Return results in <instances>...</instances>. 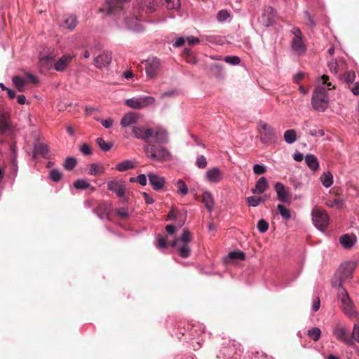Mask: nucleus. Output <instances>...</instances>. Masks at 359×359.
<instances>
[{
  "label": "nucleus",
  "mask_w": 359,
  "mask_h": 359,
  "mask_svg": "<svg viewBox=\"0 0 359 359\" xmlns=\"http://www.w3.org/2000/svg\"><path fill=\"white\" fill-rule=\"evenodd\" d=\"M90 186V184L86 180H84V179L78 180L74 182V187L76 189L85 190V189L89 188Z\"/></svg>",
  "instance_id": "ea45409f"
},
{
  "label": "nucleus",
  "mask_w": 359,
  "mask_h": 359,
  "mask_svg": "<svg viewBox=\"0 0 359 359\" xmlns=\"http://www.w3.org/2000/svg\"><path fill=\"white\" fill-rule=\"evenodd\" d=\"M135 167L133 162L130 160H126L116 165V169L120 172H124Z\"/></svg>",
  "instance_id": "cd10ccee"
},
{
  "label": "nucleus",
  "mask_w": 359,
  "mask_h": 359,
  "mask_svg": "<svg viewBox=\"0 0 359 359\" xmlns=\"http://www.w3.org/2000/svg\"><path fill=\"white\" fill-rule=\"evenodd\" d=\"M49 177L53 182H58L62 178V173L58 170L53 169L50 171Z\"/></svg>",
  "instance_id": "de8ad7c7"
},
{
  "label": "nucleus",
  "mask_w": 359,
  "mask_h": 359,
  "mask_svg": "<svg viewBox=\"0 0 359 359\" xmlns=\"http://www.w3.org/2000/svg\"><path fill=\"white\" fill-rule=\"evenodd\" d=\"M196 165L200 168H204L207 165L206 158L203 156H199L196 160Z\"/></svg>",
  "instance_id": "6e6d98bb"
},
{
  "label": "nucleus",
  "mask_w": 359,
  "mask_h": 359,
  "mask_svg": "<svg viewBox=\"0 0 359 359\" xmlns=\"http://www.w3.org/2000/svg\"><path fill=\"white\" fill-rule=\"evenodd\" d=\"M147 76L153 79L157 76L161 70V61L156 57H152L144 61Z\"/></svg>",
  "instance_id": "6e6552de"
},
{
  "label": "nucleus",
  "mask_w": 359,
  "mask_h": 359,
  "mask_svg": "<svg viewBox=\"0 0 359 359\" xmlns=\"http://www.w3.org/2000/svg\"><path fill=\"white\" fill-rule=\"evenodd\" d=\"M76 159L73 157H68L65 161L64 167L67 170H72L76 165Z\"/></svg>",
  "instance_id": "c03bdc74"
},
{
  "label": "nucleus",
  "mask_w": 359,
  "mask_h": 359,
  "mask_svg": "<svg viewBox=\"0 0 359 359\" xmlns=\"http://www.w3.org/2000/svg\"><path fill=\"white\" fill-rule=\"evenodd\" d=\"M312 219L318 229L324 231L328 226L330 218L325 210L315 208L312 210Z\"/></svg>",
  "instance_id": "39448f33"
},
{
  "label": "nucleus",
  "mask_w": 359,
  "mask_h": 359,
  "mask_svg": "<svg viewBox=\"0 0 359 359\" xmlns=\"http://www.w3.org/2000/svg\"><path fill=\"white\" fill-rule=\"evenodd\" d=\"M154 137L158 144H165L168 142V136L166 130L158 129L154 131Z\"/></svg>",
  "instance_id": "4be33fe9"
},
{
  "label": "nucleus",
  "mask_w": 359,
  "mask_h": 359,
  "mask_svg": "<svg viewBox=\"0 0 359 359\" xmlns=\"http://www.w3.org/2000/svg\"><path fill=\"white\" fill-rule=\"evenodd\" d=\"M351 337L359 343V325H355Z\"/></svg>",
  "instance_id": "0e129e2a"
},
{
  "label": "nucleus",
  "mask_w": 359,
  "mask_h": 359,
  "mask_svg": "<svg viewBox=\"0 0 359 359\" xmlns=\"http://www.w3.org/2000/svg\"><path fill=\"white\" fill-rule=\"evenodd\" d=\"M324 87H317L313 91L311 104L319 111H324L327 107V97Z\"/></svg>",
  "instance_id": "7ed1b4c3"
},
{
  "label": "nucleus",
  "mask_w": 359,
  "mask_h": 359,
  "mask_svg": "<svg viewBox=\"0 0 359 359\" xmlns=\"http://www.w3.org/2000/svg\"><path fill=\"white\" fill-rule=\"evenodd\" d=\"M148 177L150 184L154 189L159 190L163 188L165 183V180L163 177L154 173H149Z\"/></svg>",
  "instance_id": "6ab92c4d"
},
{
  "label": "nucleus",
  "mask_w": 359,
  "mask_h": 359,
  "mask_svg": "<svg viewBox=\"0 0 359 359\" xmlns=\"http://www.w3.org/2000/svg\"><path fill=\"white\" fill-rule=\"evenodd\" d=\"M339 242L344 248L350 249L355 243L356 237L355 236H350L347 233L344 234L340 237Z\"/></svg>",
  "instance_id": "aec40b11"
},
{
  "label": "nucleus",
  "mask_w": 359,
  "mask_h": 359,
  "mask_svg": "<svg viewBox=\"0 0 359 359\" xmlns=\"http://www.w3.org/2000/svg\"><path fill=\"white\" fill-rule=\"evenodd\" d=\"M210 70L216 77L223 76V66L219 63H214L210 65Z\"/></svg>",
  "instance_id": "2f4dec72"
},
{
  "label": "nucleus",
  "mask_w": 359,
  "mask_h": 359,
  "mask_svg": "<svg viewBox=\"0 0 359 359\" xmlns=\"http://www.w3.org/2000/svg\"><path fill=\"white\" fill-rule=\"evenodd\" d=\"M72 57L69 55L62 56L55 63L54 68L57 72H63L70 64Z\"/></svg>",
  "instance_id": "a211bd4d"
},
{
  "label": "nucleus",
  "mask_w": 359,
  "mask_h": 359,
  "mask_svg": "<svg viewBox=\"0 0 359 359\" xmlns=\"http://www.w3.org/2000/svg\"><path fill=\"white\" fill-rule=\"evenodd\" d=\"M224 61L231 65H238L241 59L237 56H226L224 57Z\"/></svg>",
  "instance_id": "864d4df0"
},
{
  "label": "nucleus",
  "mask_w": 359,
  "mask_h": 359,
  "mask_svg": "<svg viewBox=\"0 0 359 359\" xmlns=\"http://www.w3.org/2000/svg\"><path fill=\"white\" fill-rule=\"evenodd\" d=\"M320 181L325 187L328 188L331 187L333 184L332 174L330 172L323 173L320 177Z\"/></svg>",
  "instance_id": "c756f323"
},
{
  "label": "nucleus",
  "mask_w": 359,
  "mask_h": 359,
  "mask_svg": "<svg viewBox=\"0 0 359 359\" xmlns=\"http://www.w3.org/2000/svg\"><path fill=\"white\" fill-rule=\"evenodd\" d=\"M268 182L264 177L259 178L256 183L255 187L252 189L254 194H262L268 187Z\"/></svg>",
  "instance_id": "412c9836"
},
{
  "label": "nucleus",
  "mask_w": 359,
  "mask_h": 359,
  "mask_svg": "<svg viewBox=\"0 0 359 359\" xmlns=\"http://www.w3.org/2000/svg\"><path fill=\"white\" fill-rule=\"evenodd\" d=\"M49 152L48 147L44 143L39 142L35 144L34 148V156L36 154L45 156Z\"/></svg>",
  "instance_id": "b1692460"
},
{
  "label": "nucleus",
  "mask_w": 359,
  "mask_h": 359,
  "mask_svg": "<svg viewBox=\"0 0 359 359\" xmlns=\"http://www.w3.org/2000/svg\"><path fill=\"white\" fill-rule=\"evenodd\" d=\"M338 298L341 302V308L349 317H353L355 314L354 306L344 288H339Z\"/></svg>",
  "instance_id": "423d86ee"
},
{
  "label": "nucleus",
  "mask_w": 359,
  "mask_h": 359,
  "mask_svg": "<svg viewBox=\"0 0 359 359\" xmlns=\"http://www.w3.org/2000/svg\"><path fill=\"white\" fill-rule=\"evenodd\" d=\"M355 269L354 262H345L342 264L334 275L332 280V285L342 288V283L353 277V273Z\"/></svg>",
  "instance_id": "f257e3e1"
},
{
  "label": "nucleus",
  "mask_w": 359,
  "mask_h": 359,
  "mask_svg": "<svg viewBox=\"0 0 359 359\" xmlns=\"http://www.w3.org/2000/svg\"><path fill=\"white\" fill-rule=\"evenodd\" d=\"M177 186L178 187V191L182 195H187L188 193V187L187 184L182 180L177 181Z\"/></svg>",
  "instance_id": "8fccbe9b"
},
{
  "label": "nucleus",
  "mask_w": 359,
  "mask_h": 359,
  "mask_svg": "<svg viewBox=\"0 0 359 359\" xmlns=\"http://www.w3.org/2000/svg\"><path fill=\"white\" fill-rule=\"evenodd\" d=\"M177 247H178L177 250H178L179 255L182 257L187 258L190 256L191 249L189 246V244L184 243V244L180 245V243Z\"/></svg>",
  "instance_id": "7c9ffc66"
},
{
  "label": "nucleus",
  "mask_w": 359,
  "mask_h": 359,
  "mask_svg": "<svg viewBox=\"0 0 359 359\" xmlns=\"http://www.w3.org/2000/svg\"><path fill=\"white\" fill-rule=\"evenodd\" d=\"M146 156L155 161H167L171 158L170 151L164 147L149 144L143 147Z\"/></svg>",
  "instance_id": "f03ea898"
},
{
  "label": "nucleus",
  "mask_w": 359,
  "mask_h": 359,
  "mask_svg": "<svg viewBox=\"0 0 359 359\" xmlns=\"http://www.w3.org/2000/svg\"><path fill=\"white\" fill-rule=\"evenodd\" d=\"M140 20H141L140 17L139 18L138 16H135V20L127 18L126 19V23L127 26L128 27V28H130L131 29H134L135 31H139L140 29V25L138 23V21H140Z\"/></svg>",
  "instance_id": "473e14b6"
},
{
  "label": "nucleus",
  "mask_w": 359,
  "mask_h": 359,
  "mask_svg": "<svg viewBox=\"0 0 359 359\" xmlns=\"http://www.w3.org/2000/svg\"><path fill=\"white\" fill-rule=\"evenodd\" d=\"M292 48L295 51L304 52L306 48L303 43L302 37H294L292 41Z\"/></svg>",
  "instance_id": "a878e982"
},
{
  "label": "nucleus",
  "mask_w": 359,
  "mask_h": 359,
  "mask_svg": "<svg viewBox=\"0 0 359 359\" xmlns=\"http://www.w3.org/2000/svg\"><path fill=\"white\" fill-rule=\"evenodd\" d=\"M158 247L160 248H165L167 247L168 242L165 238L163 236L158 235Z\"/></svg>",
  "instance_id": "13d9d810"
},
{
  "label": "nucleus",
  "mask_w": 359,
  "mask_h": 359,
  "mask_svg": "<svg viewBox=\"0 0 359 359\" xmlns=\"http://www.w3.org/2000/svg\"><path fill=\"white\" fill-rule=\"evenodd\" d=\"M134 136L137 138L149 143L150 138L154 137V130L152 128H145L142 126H134L133 129Z\"/></svg>",
  "instance_id": "1a4fd4ad"
},
{
  "label": "nucleus",
  "mask_w": 359,
  "mask_h": 359,
  "mask_svg": "<svg viewBox=\"0 0 359 359\" xmlns=\"http://www.w3.org/2000/svg\"><path fill=\"white\" fill-rule=\"evenodd\" d=\"M277 209L282 216V217L285 219H290L291 218L290 210L287 209L285 206L282 204H278L277 205Z\"/></svg>",
  "instance_id": "4c0bfd02"
},
{
  "label": "nucleus",
  "mask_w": 359,
  "mask_h": 359,
  "mask_svg": "<svg viewBox=\"0 0 359 359\" xmlns=\"http://www.w3.org/2000/svg\"><path fill=\"white\" fill-rule=\"evenodd\" d=\"M352 85H353V86H349L348 88L351 90V91L353 93V95H359V83L357 82Z\"/></svg>",
  "instance_id": "69168bd1"
},
{
  "label": "nucleus",
  "mask_w": 359,
  "mask_h": 359,
  "mask_svg": "<svg viewBox=\"0 0 359 359\" xmlns=\"http://www.w3.org/2000/svg\"><path fill=\"white\" fill-rule=\"evenodd\" d=\"M12 81L15 88L20 92L24 91L25 85L27 83V81L25 79H23L19 76H13L12 79Z\"/></svg>",
  "instance_id": "c85d7f7f"
},
{
  "label": "nucleus",
  "mask_w": 359,
  "mask_h": 359,
  "mask_svg": "<svg viewBox=\"0 0 359 359\" xmlns=\"http://www.w3.org/2000/svg\"><path fill=\"white\" fill-rule=\"evenodd\" d=\"M90 168L89 174L91 175H97L104 172V168L103 166L99 165L95 163L90 164Z\"/></svg>",
  "instance_id": "a19ab883"
},
{
  "label": "nucleus",
  "mask_w": 359,
  "mask_h": 359,
  "mask_svg": "<svg viewBox=\"0 0 359 359\" xmlns=\"http://www.w3.org/2000/svg\"><path fill=\"white\" fill-rule=\"evenodd\" d=\"M305 161L309 168L312 170H316L319 167L316 157L312 154L306 155L305 157Z\"/></svg>",
  "instance_id": "bb28decb"
},
{
  "label": "nucleus",
  "mask_w": 359,
  "mask_h": 359,
  "mask_svg": "<svg viewBox=\"0 0 359 359\" xmlns=\"http://www.w3.org/2000/svg\"><path fill=\"white\" fill-rule=\"evenodd\" d=\"M139 118V114L135 112H128L126 114L121 120L122 127H128L135 124Z\"/></svg>",
  "instance_id": "2eb2a0df"
},
{
  "label": "nucleus",
  "mask_w": 359,
  "mask_h": 359,
  "mask_svg": "<svg viewBox=\"0 0 359 359\" xmlns=\"http://www.w3.org/2000/svg\"><path fill=\"white\" fill-rule=\"evenodd\" d=\"M308 336L315 341L320 339L321 335V330L318 327H313L308 330Z\"/></svg>",
  "instance_id": "c9c22d12"
},
{
  "label": "nucleus",
  "mask_w": 359,
  "mask_h": 359,
  "mask_svg": "<svg viewBox=\"0 0 359 359\" xmlns=\"http://www.w3.org/2000/svg\"><path fill=\"white\" fill-rule=\"evenodd\" d=\"M177 95V91L176 90H169V91H166V92H164L163 93L161 96H160V98L161 99H163L166 97H175Z\"/></svg>",
  "instance_id": "e2e57ef3"
},
{
  "label": "nucleus",
  "mask_w": 359,
  "mask_h": 359,
  "mask_svg": "<svg viewBox=\"0 0 359 359\" xmlns=\"http://www.w3.org/2000/svg\"><path fill=\"white\" fill-rule=\"evenodd\" d=\"M284 140L288 144H292L297 140L296 131L293 129L287 130L284 133Z\"/></svg>",
  "instance_id": "72a5a7b5"
},
{
  "label": "nucleus",
  "mask_w": 359,
  "mask_h": 359,
  "mask_svg": "<svg viewBox=\"0 0 359 359\" xmlns=\"http://www.w3.org/2000/svg\"><path fill=\"white\" fill-rule=\"evenodd\" d=\"M145 4H147V12H153L154 8V0H145Z\"/></svg>",
  "instance_id": "680f3d73"
},
{
  "label": "nucleus",
  "mask_w": 359,
  "mask_h": 359,
  "mask_svg": "<svg viewBox=\"0 0 359 359\" xmlns=\"http://www.w3.org/2000/svg\"><path fill=\"white\" fill-rule=\"evenodd\" d=\"M333 334L338 340H340L348 345L353 344L352 337L347 334L345 327L341 325H337L334 328Z\"/></svg>",
  "instance_id": "f8f14e48"
},
{
  "label": "nucleus",
  "mask_w": 359,
  "mask_h": 359,
  "mask_svg": "<svg viewBox=\"0 0 359 359\" xmlns=\"http://www.w3.org/2000/svg\"><path fill=\"white\" fill-rule=\"evenodd\" d=\"M202 202L204 203L208 211H212L214 207V200L212 194L210 192L206 191L203 194Z\"/></svg>",
  "instance_id": "5701e85b"
},
{
  "label": "nucleus",
  "mask_w": 359,
  "mask_h": 359,
  "mask_svg": "<svg viewBox=\"0 0 359 359\" xmlns=\"http://www.w3.org/2000/svg\"><path fill=\"white\" fill-rule=\"evenodd\" d=\"M229 16V14L226 10H221L217 13V18L219 22H223L227 19Z\"/></svg>",
  "instance_id": "5fc2aeb1"
},
{
  "label": "nucleus",
  "mask_w": 359,
  "mask_h": 359,
  "mask_svg": "<svg viewBox=\"0 0 359 359\" xmlns=\"http://www.w3.org/2000/svg\"><path fill=\"white\" fill-rule=\"evenodd\" d=\"M80 151L84 155H90L91 154V147L86 143H83L80 147Z\"/></svg>",
  "instance_id": "4d7b16f0"
},
{
  "label": "nucleus",
  "mask_w": 359,
  "mask_h": 359,
  "mask_svg": "<svg viewBox=\"0 0 359 359\" xmlns=\"http://www.w3.org/2000/svg\"><path fill=\"white\" fill-rule=\"evenodd\" d=\"M112 60L111 53L104 52L94 59V64L98 68L109 65Z\"/></svg>",
  "instance_id": "ddd939ff"
},
{
  "label": "nucleus",
  "mask_w": 359,
  "mask_h": 359,
  "mask_svg": "<svg viewBox=\"0 0 359 359\" xmlns=\"http://www.w3.org/2000/svg\"><path fill=\"white\" fill-rule=\"evenodd\" d=\"M9 130V124L5 114H0V133L4 134Z\"/></svg>",
  "instance_id": "e433bc0d"
},
{
  "label": "nucleus",
  "mask_w": 359,
  "mask_h": 359,
  "mask_svg": "<svg viewBox=\"0 0 359 359\" xmlns=\"http://www.w3.org/2000/svg\"><path fill=\"white\" fill-rule=\"evenodd\" d=\"M130 0H107L108 10L107 13L110 15L115 14L116 11H121L123 8V4Z\"/></svg>",
  "instance_id": "f3484780"
},
{
  "label": "nucleus",
  "mask_w": 359,
  "mask_h": 359,
  "mask_svg": "<svg viewBox=\"0 0 359 359\" xmlns=\"http://www.w3.org/2000/svg\"><path fill=\"white\" fill-rule=\"evenodd\" d=\"M116 214L118 216H119L122 219H126L129 216L128 211L126 208H120V209L117 210Z\"/></svg>",
  "instance_id": "bf43d9fd"
},
{
  "label": "nucleus",
  "mask_w": 359,
  "mask_h": 359,
  "mask_svg": "<svg viewBox=\"0 0 359 359\" xmlns=\"http://www.w3.org/2000/svg\"><path fill=\"white\" fill-rule=\"evenodd\" d=\"M228 257L231 259L243 260L245 255L242 251H233L229 252Z\"/></svg>",
  "instance_id": "a18cd8bd"
},
{
  "label": "nucleus",
  "mask_w": 359,
  "mask_h": 359,
  "mask_svg": "<svg viewBox=\"0 0 359 359\" xmlns=\"http://www.w3.org/2000/svg\"><path fill=\"white\" fill-rule=\"evenodd\" d=\"M113 119L111 118L104 120H101L102 125L106 128H111L113 124Z\"/></svg>",
  "instance_id": "774afa93"
},
{
  "label": "nucleus",
  "mask_w": 359,
  "mask_h": 359,
  "mask_svg": "<svg viewBox=\"0 0 359 359\" xmlns=\"http://www.w3.org/2000/svg\"><path fill=\"white\" fill-rule=\"evenodd\" d=\"M246 201L250 206L257 207L261 202H264V199L261 197L249 196L246 198Z\"/></svg>",
  "instance_id": "79ce46f5"
},
{
  "label": "nucleus",
  "mask_w": 359,
  "mask_h": 359,
  "mask_svg": "<svg viewBox=\"0 0 359 359\" xmlns=\"http://www.w3.org/2000/svg\"><path fill=\"white\" fill-rule=\"evenodd\" d=\"M155 99L151 96L132 97L125 100V104L135 109H141L154 103Z\"/></svg>",
  "instance_id": "0eeeda50"
},
{
  "label": "nucleus",
  "mask_w": 359,
  "mask_h": 359,
  "mask_svg": "<svg viewBox=\"0 0 359 359\" xmlns=\"http://www.w3.org/2000/svg\"><path fill=\"white\" fill-rule=\"evenodd\" d=\"M77 25V19L74 15H69L65 20V27L69 29H74Z\"/></svg>",
  "instance_id": "f704fd0d"
},
{
  "label": "nucleus",
  "mask_w": 359,
  "mask_h": 359,
  "mask_svg": "<svg viewBox=\"0 0 359 359\" xmlns=\"http://www.w3.org/2000/svg\"><path fill=\"white\" fill-rule=\"evenodd\" d=\"M96 142L99 145L100 149L104 151H109L112 146V144L106 142L104 140L102 137H98L96 140Z\"/></svg>",
  "instance_id": "49530a36"
},
{
  "label": "nucleus",
  "mask_w": 359,
  "mask_h": 359,
  "mask_svg": "<svg viewBox=\"0 0 359 359\" xmlns=\"http://www.w3.org/2000/svg\"><path fill=\"white\" fill-rule=\"evenodd\" d=\"M223 177V174L217 168H213L208 170L206 172L207 180L212 183L219 182Z\"/></svg>",
  "instance_id": "dca6fc26"
},
{
  "label": "nucleus",
  "mask_w": 359,
  "mask_h": 359,
  "mask_svg": "<svg viewBox=\"0 0 359 359\" xmlns=\"http://www.w3.org/2000/svg\"><path fill=\"white\" fill-rule=\"evenodd\" d=\"M325 204L330 208L337 207L340 208L343 206L344 201L340 198L329 199L325 202Z\"/></svg>",
  "instance_id": "37998d69"
},
{
  "label": "nucleus",
  "mask_w": 359,
  "mask_h": 359,
  "mask_svg": "<svg viewBox=\"0 0 359 359\" xmlns=\"http://www.w3.org/2000/svg\"><path fill=\"white\" fill-rule=\"evenodd\" d=\"M182 55L187 59V62L196 63V60L191 56V50L189 48H184Z\"/></svg>",
  "instance_id": "3c124183"
},
{
  "label": "nucleus",
  "mask_w": 359,
  "mask_h": 359,
  "mask_svg": "<svg viewBox=\"0 0 359 359\" xmlns=\"http://www.w3.org/2000/svg\"><path fill=\"white\" fill-rule=\"evenodd\" d=\"M258 131L260 141L265 144H271L276 142L277 137L273 128L265 122L259 123Z\"/></svg>",
  "instance_id": "20e7f679"
},
{
  "label": "nucleus",
  "mask_w": 359,
  "mask_h": 359,
  "mask_svg": "<svg viewBox=\"0 0 359 359\" xmlns=\"http://www.w3.org/2000/svg\"><path fill=\"white\" fill-rule=\"evenodd\" d=\"M355 79V74L353 71H348L340 76V80L346 83L348 85V88L353 84V81Z\"/></svg>",
  "instance_id": "393cba45"
},
{
  "label": "nucleus",
  "mask_w": 359,
  "mask_h": 359,
  "mask_svg": "<svg viewBox=\"0 0 359 359\" xmlns=\"http://www.w3.org/2000/svg\"><path fill=\"white\" fill-rule=\"evenodd\" d=\"M257 226L260 233H265L269 229V224L265 219H262L259 220Z\"/></svg>",
  "instance_id": "09e8293b"
},
{
  "label": "nucleus",
  "mask_w": 359,
  "mask_h": 359,
  "mask_svg": "<svg viewBox=\"0 0 359 359\" xmlns=\"http://www.w3.org/2000/svg\"><path fill=\"white\" fill-rule=\"evenodd\" d=\"M136 181L142 186L147 184V177L144 174L139 175L136 178Z\"/></svg>",
  "instance_id": "338daca9"
},
{
  "label": "nucleus",
  "mask_w": 359,
  "mask_h": 359,
  "mask_svg": "<svg viewBox=\"0 0 359 359\" xmlns=\"http://www.w3.org/2000/svg\"><path fill=\"white\" fill-rule=\"evenodd\" d=\"M10 159H11V166L16 167L17 166V150H16V145L15 144H11L10 145Z\"/></svg>",
  "instance_id": "58836bf2"
},
{
  "label": "nucleus",
  "mask_w": 359,
  "mask_h": 359,
  "mask_svg": "<svg viewBox=\"0 0 359 359\" xmlns=\"http://www.w3.org/2000/svg\"><path fill=\"white\" fill-rule=\"evenodd\" d=\"M192 240V236L190 231L187 229H184L182 231V233L180 237L175 238L173 241L170 243V246L172 248H176L179 245L180 243L182 244L190 243Z\"/></svg>",
  "instance_id": "4468645a"
},
{
  "label": "nucleus",
  "mask_w": 359,
  "mask_h": 359,
  "mask_svg": "<svg viewBox=\"0 0 359 359\" xmlns=\"http://www.w3.org/2000/svg\"><path fill=\"white\" fill-rule=\"evenodd\" d=\"M266 171V166L264 165L255 164L253 166V172L257 175H262Z\"/></svg>",
  "instance_id": "603ef678"
},
{
  "label": "nucleus",
  "mask_w": 359,
  "mask_h": 359,
  "mask_svg": "<svg viewBox=\"0 0 359 359\" xmlns=\"http://www.w3.org/2000/svg\"><path fill=\"white\" fill-rule=\"evenodd\" d=\"M107 188L109 190L114 192L119 198H122L125 195L126 187L122 181H109L107 183Z\"/></svg>",
  "instance_id": "9b49d317"
},
{
  "label": "nucleus",
  "mask_w": 359,
  "mask_h": 359,
  "mask_svg": "<svg viewBox=\"0 0 359 359\" xmlns=\"http://www.w3.org/2000/svg\"><path fill=\"white\" fill-rule=\"evenodd\" d=\"M321 80H322L323 83L325 84L327 86L328 89L334 88V87L332 86V83L328 82L329 76L327 75H325V74L321 76Z\"/></svg>",
  "instance_id": "052dcab7"
},
{
  "label": "nucleus",
  "mask_w": 359,
  "mask_h": 359,
  "mask_svg": "<svg viewBox=\"0 0 359 359\" xmlns=\"http://www.w3.org/2000/svg\"><path fill=\"white\" fill-rule=\"evenodd\" d=\"M274 189L277 194L278 201L288 204L291 203L292 194L289 189L285 187L283 183L276 182Z\"/></svg>",
  "instance_id": "9d476101"
}]
</instances>
